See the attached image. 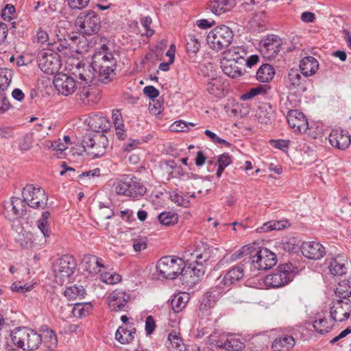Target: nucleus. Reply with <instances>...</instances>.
Here are the masks:
<instances>
[{"instance_id": "obj_1", "label": "nucleus", "mask_w": 351, "mask_h": 351, "mask_svg": "<svg viewBox=\"0 0 351 351\" xmlns=\"http://www.w3.org/2000/svg\"><path fill=\"white\" fill-rule=\"evenodd\" d=\"M211 250L207 248L203 244L195 250L191 251L187 250L185 252L184 258H186L191 256V258L186 260L188 265L184 264L183 267L182 276L185 278L190 276L191 278L195 277L197 280L202 277L205 273V268L203 265L209 261L210 257ZM196 279H193L191 282L195 283Z\"/></svg>"}, {"instance_id": "obj_2", "label": "nucleus", "mask_w": 351, "mask_h": 351, "mask_svg": "<svg viewBox=\"0 0 351 351\" xmlns=\"http://www.w3.org/2000/svg\"><path fill=\"white\" fill-rule=\"evenodd\" d=\"M91 67L98 73L99 80L107 84L116 66V60L106 45H103L93 56Z\"/></svg>"}, {"instance_id": "obj_3", "label": "nucleus", "mask_w": 351, "mask_h": 351, "mask_svg": "<svg viewBox=\"0 0 351 351\" xmlns=\"http://www.w3.org/2000/svg\"><path fill=\"white\" fill-rule=\"evenodd\" d=\"M11 339L16 346L23 350H36L42 343L41 335L27 327L15 328L11 333Z\"/></svg>"}, {"instance_id": "obj_4", "label": "nucleus", "mask_w": 351, "mask_h": 351, "mask_svg": "<svg viewBox=\"0 0 351 351\" xmlns=\"http://www.w3.org/2000/svg\"><path fill=\"white\" fill-rule=\"evenodd\" d=\"M101 18L93 10H86L80 13L75 21V26L78 32L85 36L97 34L101 28Z\"/></svg>"}, {"instance_id": "obj_5", "label": "nucleus", "mask_w": 351, "mask_h": 351, "mask_svg": "<svg viewBox=\"0 0 351 351\" xmlns=\"http://www.w3.org/2000/svg\"><path fill=\"white\" fill-rule=\"evenodd\" d=\"M296 269L291 263L281 264L274 271L266 276L264 282L266 286L272 288L283 287L292 280Z\"/></svg>"}, {"instance_id": "obj_6", "label": "nucleus", "mask_w": 351, "mask_h": 351, "mask_svg": "<svg viewBox=\"0 0 351 351\" xmlns=\"http://www.w3.org/2000/svg\"><path fill=\"white\" fill-rule=\"evenodd\" d=\"M234 34L226 25H218L211 29L207 35V43L209 47L216 51L228 47L232 42Z\"/></svg>"}, {"instance_id": "obj_7", "label": "nucleus", "mask_w": 351, "mask_h": 351, "mask_svg": "<svg viewBox=\"0 0 351 351\" xmlns=\"http://www.w3.org/2000/svg\"><path fill=\"white\" fill-rule=\"evenodd\" d=\"M77 264L74 258L69 254H65L58 258L52 265L56 282L62 285L64 282L69 281L70 277L73 274Z\"/></svg>"}, {"instance_id": "obj_8", "label": "nucleus", "mask_w": 351, "mask_h": 351, "mask_svg": "<svg viewBox=\"0 0 351 351\" xmlns=\"http://www.w3.org/2000/svg\"><path fill=\"white\" fill-rule=\"evenodd\" d=\"M88 45L86 40L77 36H69L68 38L60 39L56 43V49L64 57H75L87 51Z\"/></svg>"}, {"instance_id": "obj_9", "label": "nucleus", "mask_w": 351, "mask_h": 351, "mask_svg": "<svg viewBox=\"0 0 351 351\" xmlns=\"http://www.w3.org/2000/svg\"><path fill=\"white\" fill-rule=\"evenodd\" d=\"M115 193L127 197H138L146 193V188L143 183L134 176H126L119 180L114 187Z\"/></svg>"}, {"instance_id": "obj_10", "label": "nucleus", "mask_w": 351, "mask_h": 351, "mask_svg": "<svg viewBox=\"0 0 351 351\" xmlns=\"http://www.w3.org/2000/svg\"><path fill=\"white\" fill-rule=\"evenodd\" d=\"M184 261L182 258L171 256L162 257L157 263L156 268L160 275L168 279H175L182 275Z\"/></svg>"}, {"instance_id": "obj_11", "label": "nucleus", "mask_w": 351, "mask_h": 351, "mask_svg": "<svg viewBox=\"0 0 351 351\" xmlns=\"http://www.w3.org/2000/svg\"><path fill=\"white\" fill-rule=\"evenodd\" d=\"M83 143L85 151L93 158L103 156L109 146L107 136L101 133H95L92 136L89 135Z\"/></svg>"}, {"instance_id": "obj_12", "label": "nucleus", "mask_w": 351, "mask_h": 351, "mask_svg": "<svg viewBox=\"0 0 351 351\" xmlns=\"http://www.w3.org/2000/svg\"><path fill=\"white\" fill-rule=\"evenodd\" d=\"M22 196L27 205L33 208H45L47 205L48 196L40 186L27 184L23 189Z\"/></svg>"}, {"instance_id": "obj_13", "label": "nucleus", "mask_w": 351, "mask_h": 351, "mask_svg": "<svg viewBox=\"0 0 351 351\" xmlns=\"http://www.w3.org/2000/svg\"><path fill=\"white\" fill-rule=\"evenodd\" d=\"M250 262L254 269L266 270L276 264L277 258L274 253L267 248L256 249L253 247Z\"/></svg>"}, {"instance_id": "obj_14", "label": "nucleus", "mask_w": 351, "mask_h": 351, "mask_svg": "<svg viewBox=\"0 0 351 351\" xmlns=\"http://www.w3.org/2000/svg\"><path fill=\"white\" fill-rule=\"evenodd\" d=\"M281 45V39L277 36L271 34L260 41L258 49L264 58L269 60L276 57Z\"/></svg>"}, {"instance_id": "obj_15", "label": "nucleus", "mask_w": 351, "mask_h": 351, "mask_svg": "<svg viewBox=\"0 0 351 351\" xmlns=\"http://www.w3.org/2000/svg\"><path fill=\"white\" fill-rule=\"evenodd\" d=\"M351 313V301L337 299L332 302L330 307V316L334 322H341L349 318Z\"/></svg>"}, {"instance_id": "obj_16", "label": "nucleus", "mask_w": 351, "mask_h": 351, "mask_svg": "<svg viewBox=\"0 0 351 351\" xmlns=\"http://www.w3.org/2000/svg\"><path fill=\"white\" fill-rule=\"evenodd\" d=\"M53 84L58 93L64 96L73 94L77 88L75 80L64 73H59L56 75Z\"/></svg>"}, {"instance_id": "obj_17", "label": "nucleus", "mask_w": 351, "mask_h": 351, "mask_svg": "<svg viewBox=\"0 0 351 351\" xmlns=\"http://www.w3.org/2000/svg\"><path fill=\"white\" fill-rule=\"evenodd\" d=\"M300 73L301 71L297 69H291L285 77V86L289 90L304 92L306 90L307 80L305 76L302 77Z\"/></svg>"}, {"instance_id": "obj_18", "label": "nucleus", "mask_w": 351, "mask_h": 351, "mask_svg": "<svg viewBox=\"0 0 351 351\" xmlns=\"http://www.w3.org/2000/svg\"><path fill=\"white\" fill-rule=\"evenodd\" d=\"M328 141L334 148L345 150L351 144V136L347 130L340 128H335L330 132Z\"/></svg>"}, {"instance_id": "obj_19", "label": "nucleus", "mask_w": 351, "mask_h": 351, "mask_svg": "<svg viewBox=\"0 0 351 351\" xmlns=\"http://www.w3.org/2000/svg\"><path fill=\"white\" fill-rule=\"evenodd\" d=\"M37 61L39 68L47 74H54L59 69L58 60L52 53L40 52L37 57Z\"/></svg>"}, {"instance_id": "obj_20", "label": "nucleus", "mask_w": 351, "mask_h": 351, "mask_svg": "<svg viewBox=\"0 0 351 351\" xmlns=\"http://www.w3.org/2000/svg\"><path fill=\"white\" fill-rule=\"evenodd\" d=\"M6 217L10 220H14L24 216L27 211V204L24 199L12 197L10 202L5 206Z\"/></svg>"}, {"instance_id": "obj_21", "label": "nucleus", "mask_w": 351, "mask_h": 351, "mask_svg": "<svg viewBox=\"0 0 351 351\" xmlns=\"http://www.w3.org/2000/svg\"><path fill=\"white\" fill-rule=\"evenodd\" d=\"M301 252L304 257L312 260H319L326 254L324 247L316 241L302 242Z\"/></svg>"}, {"instance_id": "obj_22", "label": "nucleus", "mask_w": 351, "mask_h": 351, "mask_svg": "<svg viewBox=\"0 0 351 351\" xmlns=\"http://www.w3.org/2000/svg\"><path fill=\"white\" fill-rule=\"evenodd\" d=\"M287 123L295 132H304L308 129V123L304 114L298 110H291L287 116Z\"/></svg>"}, {"instance_id": "obj_23", "label": "nucleus", "mask_w": 351, "mask_h": 351, "mask_svg": "<svg viewBox=\"0 0 351 351\" xmlns=\"http://www.w3.org/2000/svg\"><path fill=\"white\" fill-rule=\"evenodd\" d=\"M130 296L125 291L115 290L108 298V306L112 311L123 310L126 306Z\"/></svg>"}, {"instance_id": "obj_24", "label": "nucleus", "mask_w": 351, "mask_h": 351, "mask_svg": "<svg viewBox=\"0 0 351 351\" xmlns=\"http://www.w3.org/2000/svg\"><path fill=\"white\" fill-rule=\"evenodd\" d=\"M82 265L90 274H97L105 268L104 261L94 255H85L82 260Z\"/></svg>"}, {"instance_id": "obj_25", "label": "nucleus", "mask_w": 351, "mask_h": 351, "mask_svg": "<svg viewBox=\"0 0 351 351\" xmlns=\"http://www.w3.org/2000/svg\"><path fill=\"white\" fill-rule=\"evenodd\" d=\"M87 122L90 129L96 133L106 131L110 128L109 121L101 114H91L87 119Z\"/></svg>"}, {"instance_id": "obj_26", "label": "nucleus", "mask_w": 351, "mask_h": 351, "mask_svg": "<svg viewBox=\"0 0 351 351\" xmlns=\"http://www.w3.org/2000/svg\"><path fill=\"white\" fill-rule=\"evenodd\" d=\"M207 90L210 95L216 97H224L225 82L223 79L220 76L210 79L207 84Z\"/></svg>"}, {"instance_id": "obj_27", "label": "nucleus", "mask_w": 351, "mask_h": 351, "mask_svg": "<svg viewBox=\"0 0 351 351\" xmlns=\"http://www.w3.org/2000/svg\"><path fill=\"white\" fill-rule=\"evenodd\" d=\"M38 236L34 235L30 232H26L20 234L18 237V242L20 245L26 249L34 247L37 245H43L45 243V241L40 239L38 241Z\"/></svg>"}, {"instance_id": "obj_28", "label": "nucleus", "mask_w": 351, "mask_h": 351, "mask_svg": "<svg viewBox=\"0 0 351 351\" xmlns=\"http://www.w3.org/2000/svg\"><path fill=\"white\" fill-rule=\"evenodd\" d=\"M319 69L317 60L312 56H306L302 59L300 63L301 73L305 77L315 74Z\"/></svg>"}, {"instance_id": "obj_29", "label": "nucleus", "mask_w": 351, "mask_h": 351, "mask_svg": "<svg viewBox=\"0 0 351 351\" xmlns=\"http://www.w3.org/2000/svg\"><path fill=\"white\" fill-rule=\"evenodd\" d=\"M244 275L243 265H239L229 270L223 276L220 283L228 287L239 281Z\"/></svg>"}, {"instance_id": "obj_30", "label": "nucleus", "mask_w": 351, "mask_h": 351, "mask_svg": "<svg viewBox=\"0 0 351 351\" xmlns=\"http://www.w3.org/2000/svg\"><path fill=\"white\" fill-rule=\"evenodd\" d=\"M217 289L218 288L216 287L215 290L213 289L211 291H207L205 293L199 306L200 311H206L209 308H213L216 305L220 295L223 293V291H217Z\"/></svg>"}, {"instance_id": "obj_31", "label": "nucleus", "mask_w": 351, "mask_h": 351, "mask_svg": "<svg viewBox=\"0 0 351 351\" xmlns=\"http://www.w3.org/2000/svg\"><path fill=\"white\" fill-rule=\"evenodd\" d=\"M295 343V339L292 336L283 335L274 340L271 348L273 351H289Z\"/></svg>"}, {"instance_id": "obj_32", "label": "nucleus", "mask_w": 351, "mask_h": 351, "mask_svg": "<svg viewBox=\"0 0 351 351\" xmlns=\"http://www.w3.org/2000/svg\"><path fill=\"white\" fill-rule=\"evenodd\" d=\"M223 72L232 78H238L243 75L242 69L239 67L237 62L229 59H224L221 62Z\"/></svg>"}, {"instance_id": "obj_33", "label": "nucleus", "mask_w": 351, "mask_h": 351, "mask_svg": "<svg viewBox=\"0 0 351 351\" xmlns=\"http://www.w3.org/2000/svg\"><path fill=\"white\" fill-rule=\"evenodd\" d=\"M215 346L219 348H224L228 351H241L244 348L243 343L233 335H229L223 343L217 341Z\"/></svg>"}, {"instance_id": "obj_34", "label": "nucleus", "mask_w": 351, "mask_h": 351, "mask_svg": "<svg viewBox=\"0 0 351 351\" xmlns=\"http://www.w3.org/2000/svg\"><path fill=\"white\" fill-rule=\"evenodd\" d=\"M136 329L130 326V328L119 326L115 333V339L121 344L130 343L134 339Z\"/></svg>"}, {"instance_id": "obj_35", "label": "nucleus", "mask_w": 351, "mask_h": 351, "mask_svg": "<svg viewBox=\"0 0 351 351\" xmlns=\"http://www.w3.org/2000/svg\"><path fill=\"white\" fill-rule=\"evenodd\" d=\"M167 346L169 349L176 351H186L187 350L180 334L174 330L168 335Z\"/></svg>"}, {"instance_id": "obj_36", "label": "nucleus", "mask_w": 351, "mask_h": 351, "mask_svg": "<svg viewBox=\"0 0 351 351\" xmlns=\"http://www.w3.org/2000/svg\"><path fill=\"white\" fill-rule=\"evenodd\" d=\"M253 249V246L250 245H245L242 247L240 250L232 254L230 258L227 256H224L219 263V265H223L224 263L228 262H234L239 258H241L243 256H247V259L250 261L252 251Z\"/></svg>"}, {"instance_id": "obj_37", "label": "nucleus", "mask_w": 351, "mask_h": 351, "mask_svg": "<svg viewBox=\"0 0 351 351\" xmlns=\"http://www.w3.org/2000/svg\"><path fill=\"white\" fill-rule=\"evenodd\" d=\"M275 75V69L268 64H263L256 72V79L261 82H269Z\"/></svg>"}, {"instance_id": "obj_38", "label": "nucleus", "mask_w": 351, "mask_h": 351, "mask_svg": "<svg viewBox=\"0 0 351 351\" xmlns=\"http://www.w3.org/2000/svg\"><path fill=\"white\" fill-rule=\"evenodd\" d=\"M55 125L49 119H40L34 125V130L40 133L43 138L50 136L53 133Z\"/></svg>"}, {"instance_id": "obj_39", "label": "nucleus", "mask_w": 351, "mask_h": 351, "mask_svg": "<svg viewBox=\"0 0 351 351\" xmlns=\"http://www.w3.org/2000/svg\"><path fill=\"white\" fill-rule=\"evenodd\" d=\"M328 269L330 273L333 276H342L346 274L347 271L344 260L340 257L331 259L328 265Z\"/></svg>"}, {"instance_id": "obj_40", "label": "nucleus", "mask_w": 351, "mask_h": 351, "mask_svg": "<svg viewBox=\"0 0 351 351\" xmlns=\"http://www.w3.org/2000/svg\"><path fill=\"white\" fill-rule=\"evenodd\" d=\"M189 300V295L186 293H180L174 295L171 300V307L175 313L182 311Z\"/></svg>"}, {"instance_id": "obj_41", "label": "nucleus", "mask_w": 351, "mask_h": 351, "mask_svg": "<svg viewBox=\"0 0 351 351\" xmlns=\"http://www.w3.org/2000/svg\"><path fill=\"white\" fill-rule=\"evenodd\" d=\"M224 59L232 60L234 62H239L243 60L247 55V51L243 47H232L223 53Z\"/></svg>"}, {"instance_id": "obj_42", "label": "nucleus", "mask_w": 351, "mask_h": 351, "mask_svg": "<svg viewBox=\"0 0 351 351\" xmlns=\"http://www.w3.org/2000/svg\"><path fill=\"white\" fill-rule=\"evenodd\" d=\"M93 309V306L90 302L85 303H76L72 310V313L74 317L82 318L89 315Z\"/></svg>"}, {"instance_id": "obj_43", "label": "nucleus", "mask_w": 351, "mask_h": 351, "mask_svg": "<svg viewBox=\"0 0 351 351\" xmlns=\"http://www.w3.org/2000/svg\"><path fill=\"white\" fill-rule=\"evenodd\" d=\"M85 294V289L82 285L67 287L64 291V295L68 300L81 299Z\"/></svg>"}, {"instance_id": "obj_44", "label": "nucleus", "mask_w": 351, "mask_h": 351, "mask_svg": "<svg viewBox=\"0 0 351 351\" xmlns=\"http://www.w3.org/2000/svg\"><path fill=\"white\" fill-rule=\"evenodd\" d=\"M335 295L338 299L346 300L351 296V285L348 280H343L338 283L335 289Z\"/></svg>"}, {"instance_id": "obj_45", "label": "nucleus", "mask_w": 351, "mask_h": 351, "mask_svg": "<svg viewBox=\"0 0 351 351\" xmlns=\"http://www.w3.org/2000/svg\"><path fill=\"white\" fill-rule=\"evenodd\" d=\"M258 119L262 123H267L273 117V110L268 104H263L257 112Z\"/></svg>"}, {"instance_id": "obj_46", "label": "nucleus", "mask_w": 351, "mask_h": 351, "mask_svg": "<svg viewBox=\"0 0 351 351\" xmlns=\"http://www.w3.org/2000/svg\"><path fill=\"white\" fill-rule=\"evenodd\" d=\"M232 0H214L209 4L210 10L216 15H220L228 10L226 6L229 5Z\"/></svg>"}, {"instance_id": "obj_47", "label": "nucleus", "mask_w": 351, "mask_h": 351, "mask_svg": "<svg viewBox=\"0 0 351 351\" xmlns=\"http://www.w3.org/2000/svg\"><path fill=\"white\" fill-rule=\"evenodd\" d=\"M302 244V241L298 237H289L282 241V247L289 252H295L298 250H301Z\"/></svg>"}, {"instance_id": "obj_48", "label": "nucleus", "mask_w": 351, "mask_h": 351, "mask_svg": "<svg viewBox=\"0 0 351 351\" xmlns=\"http://www.w3.org/2000/svg\"><path fill=\"white\" fill-rule=\"evenodd\" d=\"M158 218L160 223L164 226L174 225L178 220L177 213L170 211L161 213Z\"/></svg>"}, {"instance_id": "obj_49", "label": "nucleus", "mask_w": 351, "mask_h": 351, "mask_svg": "<svg viewBox=\"0 0 351 351\" xmlns=\"http://www.w3.org/2000/svg\"><path fill=\"white\" fill-rule=\"evenodd\" d=\"M12 72L11 70L3 69L0 71V94H4V91L8 88Z\"/></svg>"}, {"instance_id": "obj_50", "label": "nucleus", "mask_w": 351, "mask_h": 351, "mask_svg": "<svg viewBox=\"0 0 351 351\" xmlns=\"http://www.w3.org/2000/svg\"><path fill=\"white\" fill-rule=\"evenodd\" d=\"M313 328L317 332L324 334L328 332L332 329V324H329L325 318H319L314 321Z\"/></svg>"}, {"instance_id": "obj_51", "label": "nucleus", "mask_w": 351, "mask_h": 351, "mask_svg": "<svg viewBox=\"0 0 351 351\" xmlns=\"http://www.w3.org/2000/svg\"><path fill=\"white\" fill-rule=\"evenodd\" d=\"M43 334L40 335L43 337L45 341L49 343V346H56L58 343L56 335L53 330L47 326L42 327Z\"/></svg>"}, {"instance_id": "obj_52", "label": "nucleus", "mask_w": 351, "mask_h": 351, "mask_svg": "<svg viewBox=\"0 0 351 351\" xmlns=\"http://www.w3.org/2000/svg\"><path fill=\"white\" fill-rule=\"evenodd\" d=\"M101 278L104 282L109 285H114L121 280V276L116 272H105Z\"/></svg>"}, {"instance_id": "obj_53", "label": "nucleus", "mask_w": 351, "mask_h": 351, "mask_svg": "<svg viewBox=\"0 0 351 351\" xmlns=\"http://www.w3.org/2000/svg\"><path fill=\"white\" fill-rule=\"evenodd\" d=\"M200 43L195 36H189L186 43V51L189 53L195 55L199 49Z\"/></svg>"}, {"instance_id": "obj_54", "label": "nucleus", "mask_w": 351, "mask_h": 351, "mask_svg": "<svg viewBox=\"0 0 351 351\" xmlns=\"http://www.w3.org/2000/svg\"><path fill=\"white\" fill-rule=\"evenodd\" d=\"M265 88L262 85H259L250 88L245 93L242 95L241 99L243 100H248L260 94L265 93Z\"/></svg>"}, {"instance_id": "obj_55", "label": "nucleus", "mask_w": 351, "mask_h": 351, "mask_svg": "<svg viewBox=\"0 0 351 351\" xmlns=\"http://www.w3.org/2000/svg\"><path fill=\"white\" fill-rule=\"evenodd\" d=\"M282 227H285V225H282L280 221H269L263 224L261 228V232H269L274 230H280Z\"/></svg>"}, {"instance_id": "obj_56", "label": "nucleus", "mask_w": 351, "mask_h": 351, "mask_svg": "<svg viewBox=\"0 0 351 351\" xmlns=\"http://www.w3.org/2000/svg\"><path fill=\"white\" fill-rule=\"evenodd\" d=\"M32 136L30 134H26L19 142V147L22 151H27L32 147Z\"/></svg>"}, {"instance_id": "obj_57", "label": "nucleus", "mask_w": 351, "mask_h": 351, "mask_svg": "<svg viewBox=\"0 0 351 351\" xmlns=\"http://www.w3.org/2000/svg\"><path fill=\"white\" fill-rule=\"evenodd\" d=\"M15 12V8L12 5H6L2 10L1 17L4 21H10L12 19V16Z\"/></svg>"}, {"instance_id": "obj_58", "label": "nucleus", "mask_w": 351, "mask_h": 351, "mask_svg": "<svg viewBox=\"0 0 351 351\" xmlns=\"http://www.w3.org/2000/svg\"><path fill=\"white\" fill-rule=\"evenodd\" d=\"M152 21L149 16H145L141 19V23L145 30V34L147 36H151L154 34V30L150 28Z\"/></svg>"}, {"instance_id": "obj_59", "label": "nucleus", "mask_w": 351, "mask_h": 351, "mask_svg": "<svg viewBox=\"0 0 351 351\" xmlns=\"http://www.w3.org/2000/svg\"><path fill=\"white\" fill-rule=\"evenodd\" d=\"M90 0H68V3L71 9L80 10L86 7Z\"/></svg>"}, {"instance_id": "obj_60", "label": "nucleus", "mask_w": 351, "mask_h": 351, "mask_svg": "<svg viewBox=\"0 0 351 351\" xmlns=\"http://www.w3.org/2000/svg\"><path fill=\"white\" fill-rule=\"evenodd\" d=\"M205 134L210 138V140L215 143L219 145H228L229 143L226 141L225 139L219 138L215 133L211 132L210 130H206L204 132Z\"/></svg>"}, {"instance_id": "obj_61", "label": "nucleus", "mask_w": 351, "mask_h": 351, "mask_svg": "<svg viewBox=\"0 0 351 351\" xmlns=\"http://www.w3.org/2000/svg\"><path fill=\"white\" fill-rule=\"evenodd\" d=\"M147 241L144 238H137L133 240V248L135 252H141L147 248Z\"/></svg>"}, {"instance_id": "obj_62", "label": "nucleus", "mask_w": 351, "mask_h": 351, "mask_svg": "<svg viewBox=\"0 0 351 351\" xmlns=\"http://www.w3.org/2000/svg\"><path fill=\"white\" fill-rule=\"evenodd\" d=\"M232 162L231 156L228 154L220 155L217 159L218 166L226 168Z\"/></svg>"}, {"instance_id": "obj_63", "label": "nucleus", "mask_w": 351, "mask_h": 351, "mask_svg": "<svg viewBox=\"0 0 351 351\" xmlns=\"http://www.w3.org/2000/svg\"><path fill=\"white\" fill-rule=\"evenodd\" d=\"M187 129L188 125L183 121H177L171 125V130L173 132H184Z\"/></svg>"}, {"instance_id": "obj_64", "label": "nucleus", "mask_w": 351, "mask_h": 351, "mask_svg": "<svg viewBox=\"0 0 351 351\" xmlns=\"http://www.w3.org/2000/svg\"><path fill=\"white\" fill-rule=\"evenodd\" d=\"M143 93L150 99H155L159 95V91L153 86H147L143 88Z\"/></svg>"}]
</instances>
